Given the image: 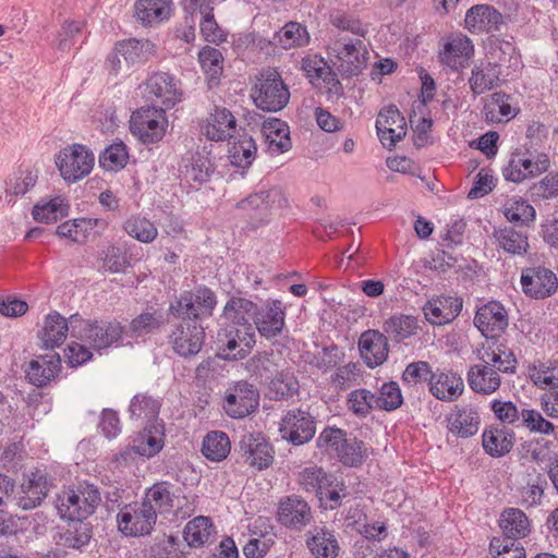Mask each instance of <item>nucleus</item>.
Instances as JSON below:
<instances>
[{"label":"nucleus","instance_id":"obj_18","mask_svg":"<svg viewBox=\"0 0 558 558\" xmlns=\"http://www.w3.org/2000/svg\"><path fill=\"white\" fill-rule=\"evenodd\" d=\"M313 520V511L308 502L298 495L280 499L277 509V521L284 527L302 531Z\"/></svg>","mask_w":558,"mask_h":558},{"label":"nucleus","instance_id":"obj_34","mask_svg":"<svg viewBox=\"0 0 558 558\" xmlns=\"http://www.w3.org/2000/svg\"><path fill=\"white\" fill-rule=\"evenodd\" d=\"M133 442L138 457L148 459L155 457L165 446L163 423L145 424L144 428L134 437Z\"/></svg>","mask_w":558,"mask_h":558},{"label":"nucleus","instance_id":"obj_35","mask_svg":"<svg viewBox=\"0 0 558 558\" xmlns=\"http://www.w3.org/2000/svg\"><path fill=\"white\" fill-rule=\"evenodd\" d=\"M499 527L502 531L501 538L517 542L523 538L531 532V523L527 515L518 508L505 509L498 521Z\"/></svg>","mask_w":558,"mask_h":558},{"label":"nucleus","instance_id":"obj_6","mask_svg":"<svg viewBox=\"0 0 558 558\" xmlns=\"http://www.w3.org/2000/svg\"><path fill=\"white\" fill-rule=\"evenodd\" d=\"M218 356L228 361L245 359L256 343L251 323L231 324L218 331Z\"/></svg>","mask_w":558,"mask_h":558},{"label":"nucleus","instance_id":"obj_22","mask_svg":"<svg viewBox=\"0 0 558 558\" xmlns=\"http://www.w3.org/2000/svg\"><path fill=\"white\" fill-rule=\"evenodd\" d=\"M474 325L486 338H497L508 326V313L500 302L490 301L476 311Z\"/></svg>","mask_w":558,"mask_h":558},{"label":"nucleus","instance_id":"obj_58","mask_svg":"<svg viewBox=\"0 0 558 558\" xmlns=\"http://www.w3.org/2000/svg\"><path fill=\"white\" fill-rule=\"evenodd\" d=\"M129 160V153L123 142L113 143L99 156V165L107 171H118L124 168Z\"/></svg>","mask_w":558,"mask_h":558},{"label":"nucleus","instance_id":"obj_38","mask_svg":"<svg viewBox=\"0 0 558 558\" xmlns=\"http://www.w3.org/2000/svg\"><path fill=\"white\" fill-rule=\"evenodd\" d=\"M171 7V0H137L134 4L135 17L144 26H153L170 17Z\"/></svg>","mask_w":558,"mask_h":558},{"label":"nucleus","instance_id":"obj_10","mask_svg":"<svg viewBox=\"0 0 558 558\" xmlns=\"http://www.w3.org/2000/svg\"><path fill=\"white\" fill-rule=\"evenodd\" d=\"M331 50L338 61L339 70L348 76H354L366 68L368 51L361 37H347L339 34L331 44Z\"/></svg>","mask_w":558,"mask_h":558},{"label":"nucleus","instance_id":"obj_47","mask_svg":"<svg viewBox=\"0 0 558 558\" xmlns=\"http://www.w3.org/2000/svg\"><path fill=\"white\" fill-rule=\"evenodd\" d=\"M502 213L509 222L520 227H529L536 219L535 208L521 196L508 198L502 206Z\"/></svg>","mask_w":558,"mask_h":558},{"label":"nucleus","instance_id":"obj_64","mask_svg":"<svg viewBox=\"0 0 558 558\" xmlns=\"http://www.w3.org/2000/svg\"><path fill=\"white\" fill-rule=\"evenodd\" d=\"M489 551L494 558H526L525 549L519 542L500 536L490 539Z\"/></svg>","mask_w":558,"mask_h":558},{"label":"nucleus","instance_id":"obj_17","mask_svg":"<svg viewBox=\"0 0 558 558\" xmlns=\"http://www.w3.org/2000/svg\"><path fill=\"white\" fill-rule=\"evenodd\" d=\"M239 452L244 462L257 470L269 468L275 450L262 433L244 434L239 441Z\"/></svg>","mask_w":558,"mask_h":558},{"label":"nucleus","instance_id":"obj_44","mask_svg":"<svg viewBox=\"0 0 558 558\" xmlns=\"http://www.w3.org/2000/svg\"><path fill=\"white\" fill-rule=\"evenodd\" d=\"M499 71L495 63L487 62L474 65L469 77L470 89L473 95H482L499 85Z\"/></svg>","mask_w":558,"mask_h":558},{"label":"nucleus","instance_id":"obj_4","mask_svg":"<svg viewBox=\"0 0 558 558\" xmlns=\"http://www.w3.org/2000/svg\"><path fill=\"white\" fill-rule=\"evenodd\" d=\"M217 305L215 292L207 286L199 284L193 290H185L169 304L168 313L178 319H198L210 317Z\"/></svg>","mask_w":558,"mask_h":558},{"label":"nucleus","instance_id":"obj_63","mask_svg":"<svg viewBox=\"0 0 558 558\" xmlns=\"http://www.w3.org/2000/svg\"><path fill=\"white\" fill-rule=\"evenodd\" d=\"M403 397L399 384L396 381L385 383L379 393L375 395V408L385 411H393L401 407Z\"/></svg>","mask_w":558,"mask_h":558},{"label":"nucleus","instance_id":"obj_25","mask_svg":"<svg viewBox=\"0 0 558 558\" xmlns=\"http://www.w3.org/2000/svg\"><path fill=\"white\" fill-rule=\"evenodd\" d=\"M361 357L369 368L384 364L388 359L387 336L379 330L368 329L361 333L357 342Z\"/></svg>","mask_w":558,"mask_h":558},{"label":"nucleus","instance_id":"obj_23","mask_svg":"<svg viewBox=\"0 0 558 558\" xmlns=\"http://www.w3.org/2000/svg\"><path fill=\"white\" fill-rule=\"evenodd\" d=\"M462 307V298L441 294L429 299L423 306V313L430 324L446 325L452 323L460 315Z\"/></svg>","mask_w":558,"mask_h":558},{"label":"nucleus","instance_id":"obj_53","mask_svg":"<svg viewBox=\"0 0 558 558\" xmlns=\"http://www.w3.org/2000/svg\"><path fill=\"white\" fill-rule=\"evenodd\" d=\"M257 310L258 305L253 301L233 295L223 307V316L231 324L250 323L246 316L254 320Z\"/></svg>","mask_w":558,"mask_h":558},{"label":"nucleus","instance_id":"obj_48","mask_svg":"<svg viewBox=\"0 0 558 558\" xmlns=\"http://www.w3.org/2000/svg\"><path fill=\"white\" fill-rule=\"evenodd\" d=\"M231 450L229 436L222 430H211L206 434L202 442L203 456L214 462L225 460Z\"/></svg>","mask_w":558,"mask_h":558},{"label":"nucleus","instance_id":"obj_19","mask_svg":"<svg viewBox=\"0 0 558 558\" xmlns=\"http://www.w3.org/2000/svg\"><path fill=\"white\" fill-rule=\"evenodd\" d=\"M521 286L525 295L543 300L556 292L558 278L553 270L546 267H529L521 274Z\"/></svg>","mask_w":558,"mask_h":558},{"label":"nucleus","instance_id":"obj_46","mask_svg":"<svg viewBox=\"0 0 558 558\" xmlns=\"http://www.w3.org/2000/svg\"><path fill=\"white\" fill-rule=\"evenodd\" d=\"M310 40L311 37L306 26L299 22L290 21L274 34L270 43L279 45L282 49H291L305 47L310 44Z\"/></svg>","mask_w":558,"mask_h":558},{"label":"nucleus","instance_id":"obj_33","mask_svg":"<svg viewBox=\"0 0 558 558\" xmlns=\"http://www.w3.org/2000/svg\"><path fill=\"white\" fill-rule=\"evenodd\" d=\"M69 331L71 332L70 318L66 319L56 311L49 313L45 317L44 327L38 333L41 347L45 349L60 347L65 341Z\"/></svg>","mask_w":558,"mask_h":558},{"label":"nucleus","instance_id":"obj_30","mask_svg":"<svg viewBox=\"0 0 558 558\" xmlns=\"http://www.w3.org/2000/svg\"><path fill=\"white\" fill-rule=\"evenodd\" d=\"M302 70L310 78L311 83L324 82L328 86V92L336 95L342 93V85L337 77V74L328 65L324 58L312 54L302 59Z\"/></svg>","mask_w":558,"mask_h":558},{"label":"nucleus","instance_id":"obj_27","mask_svg":"<svg viewBox=\"0 0 558 558\" xmlns=\"http://www.w3.org/2000/svg\"><path fill=\"white\" fill-rule=\"evenodd\" d=\"M50 488L47 473L40 469L31 471L27 481L21 485L16 505L23 510L38 507L46 498Z\"/></svg>","mask_w":558,"mask_h":558},{"label":"nucleus","instance_id":"obj_2","mask_svg":"<svg viewBox=\"0 0 558 558\" xmlns=\"http://www.w3.org/2000/svg\"><path fill=\"white\" fill-rule=\"evenodd\" d=\"M288 206V198L281 187L272 186L266 191L250 194L236 204L251 229L267 225L274 213Z\"/></svg>","mask_w":558,"mask_h":558},{"label":"nucleus","instance_id":"obj_21","mask_svg":"<svg viewBox=\"0 0 558 558\" xmlns=\"http://www.w3.org/2000/svg\"><path fill=\"white\" fill-rule=\"evenodd\" d=\"M215 169L210 154L205 148L187 151L179 163V172L183 179L198 184L208 182Z\"/></svg>","mask_w":558,"mask_h":558},{"label":"nucleus","instance_id":"obj_7","mask_svg":"<svg viewBox=\"0 0 558 558\" xmlns=\"http://www.w3.org/2000/svg\"><path fill=\"white\" fill-rule=\"evenodd\" d=\"M60 175L74 183L87 177L95 165L94 153L83 144L73 143L63 147L56 156Z\"/></svg>","mask_w":558,"mask_h":558},{"label":"nucleus","instance_id":"obj_39","mask_svg":"<svg viewBox=\"0 0 558 558\" xmlns=\"http://www.w3.org/2000/svg\"><path fill=\"white\" fill-rule=\"evenodd\" d=\"M117 51L121 52L125 70L136 63H144L156 54V45L148 39L130 38L117 43Z\"/></svg>","mask_w":558,"mask_h":558},{"label":"nucleus","instance_id":"obj_26","mask_svg":"<svg viewBox=\"0 0 558 558\" xmlns=\"http://www.w3.org/2000/svg\"><path fill=\"white\" fill-rule=\"evenodd\" d=\"M428 390L438 400L452 402L464 390V383L460 375L451 369L436 368L429 378Z\"/></svg>","mask_w":558,"mask_h":558},{"label":"nucleus","instance_id":"obj_40","mask_svg":"<svg viewBox=\"0 0 558 558\" xmlns=\"http://www.w3.org/2000/svg\"><path fill=\"white\" fill-rule=\"evenodd\" d=\"M236 120L225 107H215L210 113L205 134L210 141H225L235 131Z\"/></svg>","mask_w":558,"mask_h":558},{"label":"nucleus","instance_id":"obj_12","mask_svg":"<svg viewBox=\"0 0 558 558\" xmlns=\"http://www.w3.org/2000/svg\"><path fill=\"white\" fill-rule=\"evenodd\" d=\"M259 405L257 388L246 380L233 383L226 391L222 409L232 418H244L254 413Z\"/></svg>","mask_w":558,"mask_h":558},{"label":"nucleus","instance_id":"obj_49","mask_svg":"<svg viewBox=\"0 0 558 558\" xmlns=\"http://www.w3.org/2000/svg\"><path fill=\"white\" fill-rule=\"evenodd\" d=\"M98 220L92 218H76L62 222L56 229V234L74 243H84L97 226Z\"/></svg>","mask_w":558,"mask_h":558},{"label":"nucleus","instance_id":"obj_45","mask_svg":"<svg viewBox=\"0 0 558 558\" xmlns=\"http://www.w3.org/2000/svg\"><path fill=\"white\" fill-rule=\"evenodd\" d=\"M70 521L66 530L58 534L57 544L66 548L81 549L89 543L93 525L85 520Z\"/></svg>","mask_w":558,"mask_h":558},{"label":"nucleus","instance_id":"obj_41","mask_svg":"<svg viewBox=\"0 0 558 558\" xmlns=\"http://www.w3.org/2000/svg\"><path fill=\"white\" fill-rule=\"evenodd\" d=\"M468 383L470 388L481 395H492L501 384L497 371L485 364H477L470 367L468 372Z\"/></svg>","mask_w":558,"mask_h":558},{"label":"nucleus","instance_id":"obj_51","mask_svg":"<svg viewBox=\"0 0 558 558\" xmlns=\"http://www.w3.org/2000/svg\"><path fill=\"white\" fill-rule=\"evenodd\" d=\"M257 147L248 134L241 135L229 148L230 162L238 168H248L256 157Z\"/></svg>","mask_w":558,"mask_h":558},{"label":"nucleus","instance_id":"obj_1","mask_svg":"<svg viewBox=\"0 0 558 558\" xmlns=\"http://www.w3.org/2000/svg\"><path fill=\"white\" fill-rule=\"evenodd\" d=\"M71 335L95 350L107 349L122 338L124 326L117 319H83L78 314L70 316Z\"/></svg>","mask_w":558,"mask_h":558},{"label":"nucleus","instance_id":"obj_54","mask_svg":"<svg viewBox=\"0 0 558 558\" xmlns=\"http://www.w3.org/2000/svg\"><path fill=\"white\" fill-rule=\"evenodd\" d=\"M123 230L141 243H151L158 236L156 225L141 215H132L123 223Z\"/></svg>","mask_w":558,"mask_h":558},{"label":"nucleus","instance_id":"obj_29","mask_svg":"<svg viewBox=\"0 0 558 558\" xmlns=\"http://www.w3.org/2000/svg\"><path fill=\"white\" fill-rule=\"evenodd\" d=\"M306 547L315 558H336L340 546L332 530L315 525L306 533Z\"/></svg>","mask_w":558,"mask_h":558},{"label":"nucleus","instance_id":"obj_14","mask_svg":"<svg viewBox=\"0 0 558 558\" xmlns=\"http://www.w3.org/2000/svg\"><path fill=\"white\" fill-rule=\"evenodd\" d=\"M168 341L179 356L191 357L202 350L205 341V329L197 322L181 319V322L172 325Z\"/></svg>","mask_w":558,"mask_h":558},{"label":"nucleus","instance_id":"obj_8","mask_svg":"<svg viewBox=\"0 0 558 558\" xmlns=\"http://www.w3.org/2000/svg\"><path fill=\"white\" fill-rule=\"evenodd\" d=\"M156 520V509L143 500L124 505L117 514L118 530L125 536L149 534Z\"/></svg>","mask_w":558,"mask_h":558},{"label":"nucleus","instance_id":"obj_60","mask_svg":"<svg viewBox=\"0 0 558 558\" xmlns=\"http://www.w3.org/2000/svg\"><path fill=\"white\" fill-rule=\"evenodd\" d=\"M337 458L345 466L357 468L367 458L365 444L356 437H348Z\"/></svg>","mask_w":558,"mask_h":558},{"label":"nucleus","instance_id":"obj_24","mask_svg":"<svg viewBox=\"0 0 558 558\" xmlns=\"http://www.w3.org/2000/svg\"><path fill=\"white\" fill-rule=\"evenodd\" d=\"M61 357L56 352L37 355L33 359L26 369L25 378L35 387L48 386L61 372Z\"/></svg>","mask_w":558,"mask_h":558},{"label":"nucleus","instance_id":"obj_42","mask_svg":"<svg viewBox=\"0 0 558 558\" xmlns=\"http://www.w3.org/2000/svg\"><path fill=\"white\" fill-rule=\"evenodd\" d=\"M493 238L505 252L511 255H524L529 248L527 233L515 227L495 228Z\"/></svg>","mask_w":558,"mask_h":558},{"label":"nucleus","instance_id":"obj_59","mask_svg":"<svg viewBox=\"0 0 558 558\" xmlns=\"http://www.w3.org/2000/svg\"><path fill=\"white\" fill-rule=\"evenodd\" d=\"M521 166L524 170L525 179L537 177L548 170L550 167V160L548 155L544 153L532 154L529 150L525 153L519 151L518 160L514 161Z\"/></svg>","mask_w":558,"mask_h":558},{"label":"nucleus","instance_id":"obj_3","mask_svg":"<svg viewBox=\"0 0 558 558\" xmlns=\"http://www.w3.org/2000/svg\"><path fill=\"white\" fill-rule=\"evenodd\" d=\"M254 105L268 112H278L289 102L290 92L281 74L275 68H267L255 77L251 88Z\"/></svg>","mask_w":558,"mask_h":558},{"label":"nucleus","instance_id":"obj_16","mask_svg":"<svg viewBox=\"0 0 558 558\" xmlns=\"http://www.w3.org/2000/svg\"><path fill=\"white\" fill-rule=\"evenodd\" d=\"M287 307L280 300H267L258 306L253 327L260 337L270 340L282 335L286 327Z\"/></svg>","mask_w":558,"mask_h":558},{"label":"nucleus","instance_id":"obj_15","mask_svg":"<svg viewBox=\"0 0 558 558\" xmlns=\"http://www.w3.org/2000/svg\"><path fill=\"white\" fill-rule=\"evenodd\" d=\"M474 54L472 40L461 33L451 34L440 41L438 61L442 66L452 72H460L465 69Z\"/></svg>","mask_w":558,"mask_h":558},{"label":"nucleus","instance_id":"obj_20","mask_svg":"<svg viewBox=\"0 0 558 558\" xmlns=\"http://www.w3.org/2000/svg\"><path fill=\"white\" fill-rule=\"evenodd\" d=\"M377 135L384 146L395 147L407 134L405 118L396 105L383 108L376 119Z\"/></svg>","mask_w":558,"mask_h":558},{"label":"nucleus","instance_id":"obj_5","mask_svg":"<svg viewBox=\"0 0 558 558\" xmlns=\"http://www.w3.org/2000/svg\"><path fill=\"white\" fill-rule=\"evenodd\" d=\"M101 501L98 487L88 482H80L75 488L65 490L58 497V512L63 520H85Z\"/></svg>","mask_w":558,"mask_h":558},{"label":"nucleus","instance_id":"obj_61","mask_svg":"<svg viewBox=\"0 0 558 558\" xmlns=\"http://www.w3.org/2000/svg\"><path fill=\"white\" fill-rule=\"evenodd\" d=\"M198 60L202 69L207 74L209 82L217 84L222 73L223 63V57L220 50L206 46L201 49Z\"/></svg>","mask_w":558,"mask_h":558},{"label":"nucleus","instance_id":"obj_13","mask_svg":"<svg viewBox=\"0 0 558 558\" xmlns=\"http://www.w3.org/2000/svg\"><path fill=\"white\" fill-rule=\"evenodd\" d=\"M147 99L155 102L154 106L171 109L182 100L183 92L181 82L168 72H155L145 82Z\"/></svg>","mask_w":558,"mask_h":558},{"label":"nucleus","instance_id":"obj_55","mask_svg":"<svg viewBox=\"0 0 558 558\" xmlns=\"http://www.w3.org/2000/svg\"><path fill=\"white\" fill-rule=\"evenodd\" d=\"M213 535V523L207 517H196L189 521L183 530V537L192 547L208 543Z\"/></svg>","mask_w":558,"mask_h":558},{"label":"nucleus","instance_id":"obj_11","mask_svg":"<svg viewBox=\"0 0 558 558\" xmlns=\"http://www.w3.org/2000/svg\"><path fill=\"white\" fill-rule=\"evenodd\" d=\"M316 433V417L307 410H288L279 423L281 438L293 446H302L313 439Z\"/></svg>","mask_w":558,"mask_h":558},{"label":"nucleus","instance_id":"obj_62","mask_svg":"<svg viewBox=\"0 0 558 558\" xmlns=\"http://www.w3.org/2000/svg\"><path fill=\"white\" fill-rule=\"evenodd\" d=\"M347 439L348 434L345 430L327 426L319 433L316 439V447L322 451L327 453L335 452L338 456Z\"/></svg>","mask_w":558,"mask_h":558},{"label":"nucleus","instance_id":"obj_52","mask_svg":"<svg viewBox=\"0 0 558 558\" xmlns=\"http://www.w3.org/2000/svg\"><path fill=\"white\" fill-rule=\"evenodd\" d=\"M417 319L412 315H393L384 323V331L395 342H402L416 333Z\"/></svg>","mask_w":558,"mask_h":558},{"label":"nucleus","instance_id":"obj_50","mask_svg":"<svg viewBox=\"0 0 558 558\" xmlns=\"http://www.w3.org/2000/svg\"><path fill=\"white\" fill-rule=\"evenodd\" d=\"M298 483L305 493L317 497L323 494L326 486L331 485L332 474H328L323 468L316 465L307 466L299 473Z\"/></svg>","mask_w":558,"mask_h":558},{"label":"nucleus","instance_id":"obj_28","mask_svg":"<svg viewBox=\"0 0 558 558\" xmlns=\"http://www.w3.org/2000/svg\"><path fill=\"white\" fill-rule=\"evenodd\" d=\"M465 28L472 34L496 32L504 23L502 14L489 4H476L465 13Z\"/></svg>","mask_w":558,"mask_h":558},{"label":"nucleus","instance_id":"obj_9","mask_svg":"<svg viewBox=\"0 0 558 558\" xmlns=\"http://www.w3.org/2000/svg\"><path fill=\"white\" fill-rule=\"evenodd\" d=\"M168 120L166 109L157 106H146L137 109L131 116L130 130L144 144H154L162 140Z\"/></svg>","mask_w":558,"mask_h":558},{"label":"nucleus","instance_id":"obj_43","mask_svg":"<svg viewBox=\"0 0 558 558\" xmlns=\"http://www.w3.org/2000/svg\"><path fill=\"white\" fill-rule=\"evenodd\" d=\"M161 401L148 393L135 395L129 405L130 418L145 422L146 424L162 423L159 421Z\"/></svg>","mask_w":558,"mask_h":558},{"label":"nucleus","instance_id":"obj_37","mask_svg":"<svg viewBox=\"0 0 558 558\" xmlns=\"http://www.w3.org/2000/svg\"><path fill=\"white\" fill-rule=\"evenodd\" d=\"M514 445V433L506 427L484 429L482 446L484 451L493 458H500L511 451Z\"/></svg>","mask_w":558,"mask_h":558},{"label":"nucleus","instance_id":"obj_56","mask_svg":"<svg viewBox=\"0 0 558 558\" xmlns=\"http://www.w3.org/2000/svg\"><path fill=\"white\" fill-rule=\"evenodd\" d=\"M268 380L267 395L271 400H287L299 392V383L295 377L289 373L278 372Z\"/></svg>","mask_w":558,"mask_h":558},{"label":"nucleus","instance_id":"obj_36","mask_svg":"<svg viewBox=\"0 0 558 558\" xmlns=\"http://www.w3.org/2000/svg\"><path fill=\"white\" fill-rule=\"evenodd\" d=\"M262 133L271 154H283L292 147L289 125L278 118L265 120Z\"/></svg>","mask_w":558,"mask_h":558},{"label":"nucleus","instance_id":"obj_31","mask_svg":"<svg viewBox=\"0 0 558 558\" xmlns=\"http://www.w3.org/2000/svg\"><path fill=\"white\" fill-rule=\"evenodd\" d=\"M446 420L448 432L458 438L474 436L481 424L478 412L470 407H456Z\"/></svg>","mask_w":558,"mask_h":558},{"label":"nucleus","instance_id":"obj_57","mask_svg":"<svg viewBox=\"0 0 558 558\" xmlns=\"http://www.w3.org/2000/svg\"><path fill=\"white\" fill-rule=\"evenodd\" d=\"M347 408L355 416L364 418L375 408V393L365 388L354 389L348 395Z\"/></svg>","mask_w":558,"mask_h":558},{"label":"nucleus","instance_id":"obj_32","mask_svg":"<svg viewBox=\"0 0 558 558\" xmlns=\"http://www.w3.org/2000/svg\"><path fill=\"white\" fill-rule=\"evenodd\" d=\"M167 324L165 313L155 307L146 306V308L136 315L129 325L125 331L131 338H142L159 331Z\"/></svg>","mask_w":558,"mask_h":558}]
</instances>
